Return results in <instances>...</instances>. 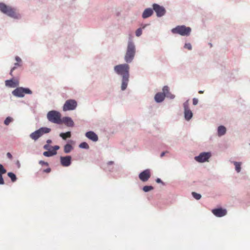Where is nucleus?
Listing matches in <instances>:
<instances>
[{
	"label": "nucleus",
	"instance_id": "31",
	"mask_svg": "<svg viewBox=\"0 0 250 250\" xmlns=\"http://www.w3.org/2000/svg\"><path fill=\"white\" fill-rule=\"evenodd\" d=\"M6 172V169L3 167L2 165L0 164V173H1V174H5Z\"/></svg>",
	"mask_w": 250,
	"mask_h": 250
},
{
	"label": "nucleus",
	"instance_id": "25",
	"mask_svg": "<svg viewBox=\"0 0 250 250\" xmlns=\"http://www.w3.org/2000/svg\"><path fill=\"white\" fill-rule=\"evenodd\" d=\"M233 163L235 166V168L236 171L237 172H240L241 171V163L240 162H234Z\"/></svg>",
	"mask_w": 250,
	"mask_h": 250
},
{
	"label": "nucleus",
	"instance_id": "15",
	"mask_svg": "<svg viewBox=\"0 0 250 250\" xmlns=\"http://www.w3.org/2000/svg\"><path fill=\"white\" fill-rule=\"evenodd\" d=\"M5 83L6 86L9 87H15L19 85V81L15 79L6 80Z\"/></svg>",
	"mask_w": 250,
	"mask_h": 250
},
{
	"label": "nucleus",
	"instance_id": "43",
	"mask_svg": "<svg viewBox=\"0 0 250 250\" xmlns=\"http://www.w3.org/2000/svg\"><path fill=\"white\" fill-rule=\"evenodd\" d=\"M51 142H52V141H51V140H48L47 141V144H48V145H49V144H50Z\"/></svg>",
	"mask_w": 250,
	"mask_h": 250
},
{
	"label": "nucleus",
	"instance_id": "11",
	"mask_svg": "<svg viewBox=\"0 0 250 250\" xmlns=\"http://www.w3.org/2000/svg\"><path fill=\"white\" fill-rule=\"evenodd\" d=\"M150 171L149 169H146L141 172L139 175L140 179L143 182L147 181L150 177Z\"/></svg>",
	"mask_w": 250,
	"mask_h": 250
},
{
	"label": "nucleus",
	"instance_id": "19",
	"mask_svg": "<svg viewBox=\"0 0 250 250\" xmlns=\"http://www.w3.org/2000/svg\"><path fill=\"white\" fill-rule=\"evenodd\" d=\"M163 92L164 94H165V97H167V98L172 99L175 97V96L169 92V88L167 86H165L163 87Z\"/></svg>",
	"mask_w": 250,
	"mask_h": 250
},
{
	"label": "nucleus",
	"instance_id": "29",
	"mask_svg": "<svg viewBox=\"0 0 250 250\" xmlns=\"http://www.w3.org/2000/svg\"><path fill=\"white\" fill-rule=\"evenodd\" d=\"M13 121V119L10 117H8L5 120L4 123L5 125H8L9 124L12 122Z\"/></svg>",
	"mask_w": 250,
	"mask_h": 250
},
{
	"label": "nucleus",
	"instance_id": "27",
	"mask_svg": "<svg viewBox=\"0 0 250 250\" xmlns=\"http://www.w3.org/2000/svg\"><path fill=\"white\" fill-rule=\"evenodd\" d=\"M153 189V187L151 186H145L143 187V190L145 192H148L149 191H150L151 190Z\"/></svg>",
	"mask_w": 250,
	"mask_h": 250
},
{
	"label": "nucleus",
	"instance_id": "30",
	"mask_svg": "<svg viewBox=\"0 0 250 250\" xmlns=\"http://www.w3.org/2000/svg\"><path fill=\"white\" fill-rule=\"evenodd\" d=\"M192 195L193 196V197L197 200H199L201 198V195L200 194H198L195 192H192Z\"/></svg>",
	"mask_w": 250,
	"mask_h": 250
},
{
	"label": "nucleus",
	"instance_id": "22",
	"mask_svg": "<svg viewBox=\"0 0 250 250\" xmlns=\"http://www.w3.org/2000/svg\"><path fill=\"white\" fill-rule=\"evenodd\" d=\"M226 132V128L224 126L220 125L218 127V135L219 136L224 135Z\"/></svg>",
	"mask_w": 250,
	"mask_h": 250
},
{
	"label": "nucleus",
	"instance_id": "42",
	"mask_svg": "<svg viewBox=\"0 0 250 250\" xmlns=\"http://www.w3.org/2000/svg\"><path fill=\"white\" fill-rule=\"evenodd\" d=\"M156 182L157 183H162V180L160 179H159V178H157L156 179Z\"/></svg>",
	"mask_w": 250,
	"mask_h": 250
},
{
	"label": "nucleus",
	"instance_id": "8",
	"mask_svg": "<svg viewBox=\"0 0 250 250\" xmlns=\"http://www.w3.org/2000/svg\"><path fill=\"white\" fill-rule=\"evenodd\" d=\"M77 106V103L74 100H67L63 106V111L73 110Z\"/></svg>",
	"mask_w": 250,
	"mask_h": 250
},
{
	"label": "nucleus",
	"instance_id": "12",
	"mask_svg": "<svg viewBox=\"0 0 250 250\" xmlns=\"http://www.w3.org/2000/svg\"><path fill=\"white\" fill-rule=\"evenodd\" d=\"M60 162L63 167H68L71 163V157L70 156H61Z\"/></svg>",
	"mask_w": 250,
	"mask_h": 250
},
{
	"label": "nucleus",
	"instance_id": "32",
	"mask_svg": "<svg viewBox=\"0 0 250 250\" xmlns=\"http://www.w3.org/2000/svg\"><path fill=\"white\" fill-rule=\"evenodd\" d=\"M142 29L141 28H138L136 31V36L139 37V36H140L142 35Z\"/></svg>",
	"mask_w": 250,
	"mask_h": 250
},
{
	"label": "nucleus",
	"instance_id": "14",
	"mask_svg": "<svg viewBox=\"0 0 250 250\" xmlns=\"http://www.w3.org/2000/svg\"><path fill=\"white\" fill-rule=\"evenodd\" d=\"M60 148L59 146H55L52 147V149L51 150H48L47 151H44L43 153V155L46 157H51L54 156L57 154V151Z\"/></svg>",
	"mask_w": 250,
	"mask_h": 250
},
{
	"label": "nucleus",
	"instance_id": "21",
	"mask_svg": "<svg viewBox=\"0 0 250 250\" xmlns=\"http://www.w3.org/2000/svg\"><path fill=\"white\" fill-rule=\"evenodd\" d=\"M165 97V94H164L163 92H159L155 95V100L157 102L160 103L162 102L164 100Z\"/></svg>",
	"mask_w": 250,
	"mask_h": 250
},
{
	"label": "nucleus",
	"instance_id": "13",
	"mask_svg": "<svg viewBox=\"0 0 250 250\" xmlns=\"http://www.w3.org/2000/svg\"><path fill=\"white\" fill-rule=\"evenodd\" d=\"M212 212L216 216L221 217L226 215L227 211L225 209L219 208L212 209Z\"/></svg>",
	"mask_w": 250,
	"mask_h": 250
},
{
	"label": "nucleus",
	"instance_id": "46",
	"mask_svg": "<svg viewBox=\"0 0 250 250\" xmlns=\"http://www.w3.org/2000/svg\"><path fill=\"white\" fill-rule=\"evenodd\" d=\"M113 162H111H111H109L108 163V164H113Z\"/></svg>",
	"mask_w": 250,
	"mask_h": 250
},
{
	"label": "nucleus",
	"instance_id": "18",
	"mask_svg": "<svg viewBox=\"0 0 250 250\" xmlns=\"http://www.w3.org/2000/svg\"><path fill=\"white\" fill-rule=\"evenodd\" d=\"M185 108V118L187 120H189L192 117V113L190 110H189L187 105L184 104Z\"/></svg>",
	"mask_w": 250,
	"mask_h": 250
},
{
	"label": "nucleus",
	"instance_id": "2",
	"mask_svg": "<svg viewBox=\"0 0 250 250\" xmlns=\"http://www.w3.org/2000/svg\"><path fill=\"white\" fill-rule=\"evenodd\" d=\"M0 10L2 13L14 19H19L21 17L20 15L17 12L15 9L2 2H0Z\"/></svg>",
	"mask_w": 250,
	"mask_h": 250
},
{
	"label": "nucleus",
	"instance_id": "33",
	"mask_svg": "<svg viewBox=\"0 0 250 250\" xmlns=\"http://www.w3.org/2000/svg\"><path fill=\"white\" fill-rule=\"evenodd\" d=\"M21 65L19 63V62H16L15 63V66L13 67L11 71H10V74L11 75H12V72L15 69V68L17 67V66H20Z\"/></svg>",
	"mask_w": 250,
	"mask_h": 250
},
{
	"label": "nucleus",
	"instance_id": "28",
	"mask_svg": "<svg viewBox=\"0 0 250 250\" xmlns=\"http://www.w3.org/2000/svg\"><path fill=\"white\" fill-rule=\"evenodd\" d=\"M79 147L82 148L88 149L89 146L86 142H83L80 144Z\"/></svg>",
	"mask_w": 250,
	"mask_h": 250
},
{
	"label": "nucleus",
	"instance_id": "10",
	"mask_svg": "<svg viewBox=\"0 0 250 250\" xmlns=\"http://www.w3.org/2000/svg\"><path fill=\"white\" fill-rule=\"evenodd\" d=\"M153 9L156 12L157 17H159L164 16L166 13L165 9L157 4H153Z\"/></svg>",
	"mask_w": 250,
	"mask_h": 250
},
{
	"label": "nucleus",
	"instance_id": "5",
	"mask_svg": "<svg viewBox=\"0 0 250 250\" xmlns=\"http://www.w3.org/2000/svg\"><path fill=\"white\" fill-rule=\"evenodd\" d=\"M47 118L50 122L53 123L62 124L61 114L57 111L51 110L49 111L47 114Z\"/></svg>",
	"mask_w": 250,
	"mask_h": 250
},
{
	"label": "nucleus",
	"instance_id": "35",
	"mask_svg": "<svg viewBox=\"0 0 250 250\" xmlns=\"http://www.w3.org/2000/svg\"><path fill=\"white\" fill-rule=\"evenodd\" d=\"M50 147L51 146H49L48 144L45 145L43 146V148L44 149L47 150H50Z\"/></svg>",
	"mask_w": 250,
	"mask_h": 250
},
{
	"label": "nucleus",
	"instance_id": "23",
	"mask_svg": "<svg viewBox=\"0 0 250 250\" xmlns=\"http://www.w3.org/2000/svg\"><path fill=\"white\" fill-rule=\"evenodd\" d=\"M73 149L72 146L70 144H66L64 146V151L65 153H69Z\"/></svg>",
	"mask_w": 250,
	"mask_h": 250
},
{
	"label": "nucleus",
	"instance_id": "7",
	"mask_svg": "<svg viewBox=\"0 0 250 250\" xmlns=\"http://www.w3.org/2000/svg\"><path fill=\"white\" fill-rule=\"evenodd\" d=\"M12 94L17 97H23L25 94H32V91L29 88L21 87H18L13 90Z\"/></svg>",
	"mask_w": 250,
	"mask_h": 250
},
{
	"label": "nucleus",
	"instance_id": "3",
	"mask_svg": "<svg viewBox=\"0 0 250 250\" xmlns=\"http://www.w3.org/2000/svg\"><path fill=\"white\" fill-rule=\"evenodd\" d=\"M136 53V48L134 43L132 41L128 42L126 51L125 56V61L127 63L131 62Z\"/></svg>",
	"mask_w": 250,
	"mask_h": 250
},
{
	"label": "nucleus",
	"instance_id": "17",
	"mask_svg": "<svg viewBox=\"0 0 250 250\" xmlns=\"http://www.w3.org/2000/svg\"><path fill=\"white\" fill-rule=\"evenodd\" d=\"M61 120H62V124L63 123L68 126H71V127L73 126L74 122L70 117H63V118H62V119H61Z\"/></svg>",
	"mask_w": 250,
	"mask_h": 250
},
{
	"label": "nucleus",
	"instance_id": "37",
	"mask_svg": "<svg viewBox=\"0 0 250 250\" xmlns=\"http://www.w3.org/2000/svg\"><path fill=\"white\" fill-rule=\"evenodd\" d=\"M198 103V100L196 98H193V105H196Z\"/></svg>",
	"mask_w": 250,
	"mask_h": 250
},
{
	"label": "nucleus",
	"instance_id": "1",
	"mask_svg": "<svg viewBox=\"0 0 250 250\" xmlns=\"http://www.w3.org/2000/svg\"><path fill=\"white\" fill-rule=\"evenodd\" d=\"M114 70L117 74L122 76L121 89L122 90H125L127 87L129 81V65L124 63L116 65L114 67Z\"/></svg>",
	"mask_w": 250,
	"mask_h": 250
},
{
	"label": "nucleus",
	"instance_id": "24",
	"mask_svg": "<svg viewBox=\"0 0 250 250\" xmlns=\"http://www.w3.org/2000/svg\"><path fill=\"white\" fill-rule=\"evenodd\" d=\"M60 136L63 139L66 140L68 138H70L71 137V132L68 131L66 133H61L60 134Z\"/></svg>",
	"mask_w": 250,
	"mask_h": 250
},
{
	"label": "nucleus",
	"instance_id": "40",
	"mask_svg": "<svg viewBox=\"0 0 250 250\" xmlns=\"http://www.w3.org/2000/svg\"><path fill=\"white\" fill-rule=\"evenodd\" d=\"M50 171H51V169L50 168H47L43 170V172H46V173H49Z\"/></svg>",
	"mask_w": 250,
	"mask_h": 250
},
{
	"label": "nucleus",
	"instance_id": "6",
	"mask_svg": "<svg viewBox=\"0 0 250 250\" xmlns=\"http://www.w3.org/2000/svg\"><path fill=\"white\" fill-rule=\"evenodd\" d=\"M50 131L51 129L49 128L45 127H41L38 130L31 133L30 137L34 141H36L43 134L48 133Z\"/></svg>",
	"mask_w": 250,
	"mask_h": 250
},
{
	"label": "nucleus",
	"instance_id": "20",
	"mask_svg": "<svg viewBox=\"0 0 250 250\" xmlns=\"http://www.w3.org/2000/svg\"><path fill=\"white\" fill-rule=\"evenodd\" d=\"M153 13V9L151 8L146 9L142 14V17L144 19L150 17Z\"/></svg>",
	"mask_w": 250,
	"mask_h": 250
},
{
	"label": "nucleus",
	"instance_id": "4",
	"mask_svg": "<svg viewBox=\"0 0 250 250\" xmlns=\"http://www.w3.org/2000/svg\"><path fill=\"white\" fill-rule=\"evenodd\" d=\"M191 29L189 27L185 25H178L171 29V32L174 34H179L182 36H188L190 35Z\"/></svg>",
	"mask_w": 250,
	"mask_h": 250
},
{
	"label": "nucleus",
	"instance_id": "39",
	"mask_svg": "<svg viewBox=\"0 0 250 250\" xmlns=\"http://www.w3.org/2000/svg\"><path fill=\"white\" fill-rule=\"evenodd\" d=\"M15 60L17 62H21V59L18 56L16 57Z\"/></svg>",
	"mask_w": 250,
	"mask_h": 250
},
{
	"label": "nucleus",
	"instance_id": "36",
	"mask_svg": "<svg viewBox=\"0 0 250 250\" xmlns=\"http://www.w3.org/2000/svg\"><path fill=\"white\" fill-rule=\"evenodd\" d=\"M4 184V181L2 176V174L0 173V185H3Z\"/></svg>",
	"mask_w": 250,
	"mask_h": 250
},
{
	"label": "nucleus",
	"instance_id": "9",
	"mask_svg": "<svg viewBox=\"0 0 250 250\" xmlns=\"http://www.w3.org/2000/svg\"><path fill=\"white\" fill-rule=\"evenodd\" d=\"M211 154L209 152H203L199 156L195 157V160L198 162L203 163L208 161V159L210 157Z\"/></svg>",
	"mask_w": 250,
	"mask_h": 250
},
{
	"label": "nucleus",
	"instance_id": "44",
	"mask_svg": "<svg viewBox=\"0 0 250 250\" xmlns=\"http://www.w3.org/2000/svg\"><path fill=\"white\" fill-rule=\"evenodd\" d=\"M165 155V152H162L161 154V157H162L164 156Z\"/></svg>",
	"mask_w": 250,
	"mask_h": 250
},
{
	"label": "nucleus",
	"instance_id": "26",
	"mask_svg": "<svg viewBox=\"0 0 250 250\" xmlns=\"http://www.w3.org/2000/svg\"><path fill=\"white\" fill-rule=\"evenodd\" d=\"M7 175L11 178L12 182H14L16 181L17 177L14 173L12 172H8Z\"/></svg>",
	"mask_w": 250,
	"mask_h": 250
},
{
	"label": "nucleus",
	"instance_id": "16",
	"mask_svg": "<svg viewBox=\"0 0 250 250\" xmlns=\"http://www.w3.org/2000/svg\"><path fill=\"white\" fill-rule=\"evenodd\" d=\"M85 136L93 142H96L98 140V136L93 131H88L85 133Z\"/></svg>",
	"mask_w": 250,
	"mask_h": 250
},
{
	"label": "nucleus",
	"instance_id": "41",
	"mask_svg": "<svg viewBox=\"0 0 250 250\" xmlns=\"http://www.w3.org/2000/svg\"><path fill=\"white\" fill-rule=\"evenodd\" d=\"M6 155L7 157L9 158L10 159H12V155L10 152H8Z\"/></svg>",
	"mask_w": 250,
	"mask_h": 250
},
{
	"label": "nucleus",
	"instance_id": "45",
	"mask_svg": "<svg viewBox=\"0 0 250 250\" xmlns=\"http://www.w3.org/2000/svg\"><path fill=\"white\" fill-rule=\"evenodd\" d=\"M204 93V91H203L200 90V91H199V93H200V94H202V93Z\"/></svg>",
	"mask_w": 250,
	"mask_h": 250
},
{
	"label": "nucleus",
	"instance_id": "38",
	"mask_svg": "<svg viewBox=\"0 0 250 250\" xmlns=\"http://www.w3.org/2000/svg\"><path fill=\"white\" fill-rule=\"evenodd\" d=\"M39 164H41V165H46V166H48V163L44 162L43 161H40L39 162Z\"/></svg>",
	"mask_w": 250,
	"mask_h": 250
},
{
	"label": "nucleus",
	"instance_id": "34",
	"mask_svg": "<svg viewBox=\"0 0 250 250\" xmlns=\"http://www.w3.org/2000/svg\"><path fill=\"white\" fill-rule=\"evenodd\" d=\"M184 47L185 48L188 49V50H191V49H192V46H191V44L190 43H185Z\"/></svg>",
	"mask_w": 250,
	"mask_h": 250
}]
</instances>
